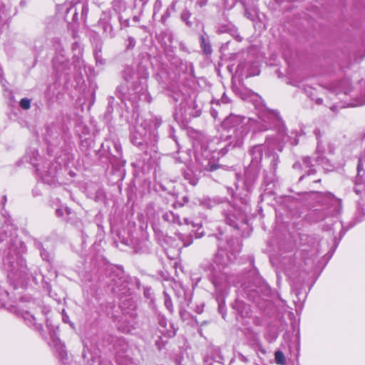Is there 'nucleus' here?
<instances>
[{
    "label": "nucleus",
    "mask_w": 365,
    "mask_h": 365,
    "mask_svg": "<svg viewBox=\"0 0 365 365\" xmlns=\"http://www.w3.org/2000/svg\"><path fill=\"white\" fill-rule=\"evenodd\" d=\"M257 115V120H250L252 125L255 126V131L262 132L269 129L277 130V133L266 138L264 145L265 155L271 158L270 166L274 172L279 163L277 152H282L286 143L290 142L292 145H296L299 140L297 138L292 139L287 135L284 122L277 111L264 108Z\"/></svg>",
    "instance_id": "1"
},
{
    "label": "nucleus",
    "mask_w": 365,
    "mask_h": 365,
    "mask_svg": "<svg viewBox=\"0 0 365 365\" xmlns=\"http://www.w3.org/2000/svg\"><path fill=\"white\" fill-rule=\"evenodd\" d=\"M250 120L246 118L230 114L222 122L223 133L218 141L219 147L215 150H218L221 155L226 154L230 150L235 148H241L244 140L250 131Z\"/></svg>",
    "instance_id": "2"
},
{
    "label": "nucleus",
    "mask_w": 365,
    "mask_h": 365,
    "mask_svg": "<svg viewBox=\"0 0 365 365\" xmlns=\"http://www.w3.org/2000/svg\"><path fill=\"white\" fill-rule=\"evenodd\" d=\"M236 258L235 254H229L227 250L220 249L210 265L209 279L216 291L223 294L232 285H235V277L230 274L229 264Z\"/></svg>",
    "instance_id": "3"
},
{
    "label": "nucleus",
    "mask_w": 365,
    "mask_h": 365,
    "mask_svg": "<svg viewBox=\"0 0 365 365\" xmlns=\"http://www.w3.org/2000/svg\"><path fill=\"white\" fill-rule=\"evenodd\" d=\"M123 78L126 85H121L116 89L118 97L122 101L128 98L127 95L140 94L146 91V75L140 76L133 68L128 67L124 70Z\"/></svg>",
    "instance_id": "4"
},
{
    "label": "nucleus",
    "mask_w": 365,
    "mask_h": 365,
    "mask_svg": "<svg viewBox=\"0 0 365 365\" xmlns=\"http://www.w3.org/2000/svg\"><path fill=\"white\" fill-rule=\"evenodd\" d=\"M3 266L7 272L9 280L15 287L24 284L29 277L25 260L21 256L8 255L3 259Z\"/></svg>",
    "instance_id": "5"
},
{
    "label": "nucleus",
    "mask_w": 365,
    "mask_h": 365,
    "mask_svg": "<svg viewBox=\"0 0 365 365\" xmlns=\"http://www.w3.org/2000/svg\"><path fill=\"white\" fill-rule=\"evenodd\" d=\"M160 123L161 122L157 118L147 120L138 114L135 125L131 129L130 140L132 143L138 147L144 145L147 142V135L151 130V125L153 124L156 129Z\"/></svg>",
    "instance_id": "6"
},
{
    "label": "nucleus",
    "mask_w": 365,
    "mask_h": 365,
    "mask_svg": "<svg viewBox=\"0 0 365 365\" xmlns=\"http://www.w3.org/2000/svg\"><path fill=\"white\" fill-rule=\"evenodd\" d=\"M222 209L225 220L229 225L239 228L240 223H247V214L250 211L247 200H245L242 205L239 207H237L235 205H232L230 202H227L223 204Z\"/></svg>",
    "instance_id": "7"
},
{
    "label": "nucleus",
    "mask_w": 365,
    "mask_h": 365,
    "mask_svg": "<svg viewBox=\"0 0 365 365\" xmlns=\"http://www.w3.org/2000/svg\"><path fill=\"white\" fill-rule=\"evenodd\" d=\"M36 168L38 174L41 176L43 181L49 185L54 184L56 182V168H53L50 161H46L43 165L36 164L31 162Z\"/></svg>",
    "instance_id": "8"
},
{
    "label": "nucleus",
    "mask_w": 365,
    "mask_h": 365,
    "mask_svg": "<svg viewBox=\"0 0 365 365\" xmlns=\"http://www.w3.org/2000/svg\"><path fill=\"white\" fill-rule=\"evenodd\" d=\"M258 173L255 165H251L245 171L244 178L240 179L237 176V189L241 187L245 189L247 192H250L252 185L255 182Z\"/></svg>",
    "instance_id": "9"
},
{
    "label": "nucleus",
    "mask_w": 365,
    "mask_h": 365,
    "mask_svg": "<svg viewBox=\"0 0 365 365\" xmlns=\"http://www.w3.org/2000/svg\"><path fill=\"white\" fill-rule=\"evenodd\" d=\"M172 289H173L175 296L178 298H182L183 301H180V314L182 315V312L186 311V309L189 307L192 297L190 294L187 293L185 288L182 285L176 282H173Z\"/></svg>",
    "instance_id": "10"
},
{
    "label": "nucleus",
    "mask_w": 365,
    "mask_h": 365,
    "mask_svg": "<svg viewBox=\"0 0 365 365\" xmlns=\"http://www.w3.org/2000/svg\"><path fill=\"white\" fill-rule=\"evenodd\" d=\"M292 168L299 171H304V174L302 175L299 178V180L306 176H310L315 173L316 170L313 168V165L311 163L309 157H303L300 160L297 161L292 165Z\"/></svg>",
    "instance_id": "11"
},
{
    "label": "nucleus",
    "mask_w": 365,
    "mask_h": 365,
    "mask_svg": "<svg viewBox=\"0 0 365 365\" xmlns=\"http://www.w3.org/2000/svg\"><path fill=\"white\" fill-rule=\"evenodd\" d=\"M320 198L324 204H327L331 209V214L339 213L341 209V200L335 197L331 192L320 193Z\"/></svg>",
    "instance_id": "12"
},
{
    "label": "nucleus",
    "mask_w": 365,
    "mask_h": 365,
    "mask_svg": "<svg viewBox=\"0 0 365 365\" xmlns=\"http://www.w3.org/2000/svg\"><path fill=\"white\" fill-rule=\"evenodd\" d=\"M263 145H256L253 146L250 153L252 156V165H257L259 163L263 156Z\"/></svg>",
    "instance_id": "13"
},
{
    "label": "nucleus",
    "mask_w": 365,
    "mask_h": 365,
    "mask_svg": "<svg viewBox=\"0 0 365 365\" xmlns=\"http://www.w3.org/2000/svg\"><path fill=\"white\" fill-rule=\"evenodd\" d=\"M197 163L200 172L214 171L217 168V165L212 164L209 159H204L201 161L199 157H197Z\"/></svg>",
    "instance_id": "14"
},
{
    "label": "nucleus",
    "mask_w": 365,
    "mask_h": 365,
    "mask_svg": "<svg viewBox=\"0 0 365 365\" xmlns=\"http://www.w3.org/2000/svg\"><path fill=\"white\" fill-rule=\"evenodd\" d=\"M200 46L204 53L206 55L211 54L212 51V46L210 45L209 37L205 32H203V34L200 36Z\"/></svg>",
    "instance_id": "15"
},
{
    "label": "nucleus",
    "mask_w": 365,
    "mask_h": 365,
    "mask_svg": "<svg viewBox=\"0 0 365 365\" xmlns=\"http://www.w3.org/2000/svg\"><path fill=\"white\" fill-rule=\"evenodd\" d=\"M22 317L24 318V321L28 324V326L34 327L35 329H39V331H41V329H42L41 324H38L36 323V318L30 312H24L22 313Z\"/></svg>",
    "instance_id": "16"
},
{
    "label": "nucleus",
    "mask_w": 365,
    "mask_h": 365,
    "mask_svg": "<svg viewBox=\"0 0 365 365\" xmlns=\"http://www.w3.org/2000/svg\"><path fill=\"white\" fill-rule=\"evenodd\" d=\"M99 24L103 27V31L106 34V36L109 38H113L114 34L113 31V27L109 22L107 21H104L102 18L99 21Z\"/></svg>",
    "instance_id": "17"
},
{
    "label": "nucleus",
    "mask_w": 365,
    "mask_h": 365,
    "mask_svg": "<svg viewBox=\"0 0 365 365\" xmlns=\"http://www.w3.org/2000/svg\"><path fill=\"white\" fill-rule=\"evenodd\" d=\"M184 178L192 185H195L198 182V177L190 170H187L184 173Z\"/></svg>",
    "instance_id": "18"
},
{
    "label": "nucleus",
    "mask_w": 365,
    "mask_h": 365,
    "mask_svg": "<svg viewBox=\"0 0 365 365\" xmlns=\"http://www.w3.org/2000/svg\"><path fill=\"white\" fill-rule=\"evenodd\" d=\"M190 16L191 13L187 9L183 10L180 14L181 20L189 27L192 26V23L190 21Z\"/></svg>",
    "instance_id": "19"
},
{
    "label": "nucleus",
    "mask_w": 365,
    "mask_h": 365,
    "mask_svg": "<svg viewBox=\"0 0 365 365\" xmlns=\"http://www.w3.org/2000/svg\"><path fill=\"white\" fill-rule=\"evenodd\" d=\"M9 295L5 290L0 291V308L6 307L9 302Z\"/></svg>",
    "instance_id": "20"
},
{
    "label": "nucleus",
    "mask_w": 365,
    "mask_h": 365,
    "mask_svg": "<svg viewBox=\"0 0 365 365\" xmlns=\"http://www.w3.org/2000/svg\"><path fill=\"white\" fill-rule=\"evenodd\" d=\"M163 293H164L165 305L166 308L169 310L170 312H173V305L171 298H170L169 294L168 293V290L165 289Z\"/></svg>",
    "instance_id": "21"
},
{
    "label": "nucleus",
    "mask_w": 365,
    "mask_h": 365,
    "mask_svg": "<svg viewBox=\"0 0 365 365\" xmlns=\"http://www.w3.org/2000/svg\"><path fill=\"white\" fill-rule=\"evenodd\" d=\"M94 56L96 61V63L100 65H103L106 63V60L103 58L101 54V48H96L94 51Z\"/></svg>",
    "instance_id": "22"
},
{
    "label": "nucleus",
    "mask_w": 365,
    "mask_h": 365,
    "mask_svg": "<svg viewBox=\"0 0 365 365\" xmlns=\"http://www.w3.org/2000/svg\"><path fill=\"white\" fill-rule=\"evenodd\" d=\"M365 104V97L363 98L362 99H356L354 101V102H351V103H344V105L341 106V107H349V106H351V107H354V106H362V105H364Z\"/></svg>",
    "instance_id": "23"
},
{
    "label": "nucleus",
    "mask_w": 365,
    "mask_h": 365,
    "mask_svg": "<svg viewBox=\"0 0 365 365\" xmlns=\"http://www.w3.org/2000/svg\"><path fill=\"white\" fill-rule=\"evenodd\" d=\"M274 356H275V361H276L277 364L283 365L285 363V357L284 356V354L282 351H276Z\"/></svg>",
    "instance_id": "24"
},
{
    "label": "nucleus",
    "mask_w": 365,
    "mask_h": 365,
    "mask_svg": "<svg viewBox=\"0 0 365 365\" xmlns=\"http://www.w3.org/2000/svg\"><path fill=\"white\" fill-rule=\"evenodd\" d=\"M169 216H171L172 217V221L175 223V224H178L179 225H182V222L180 217V216L178 215H176L175 213H173V212H170V214H165L164 215V217H168Z\"/></svg>",
    "instance_id": "25"
},
{
    "label": "nucleus",
    "mask_w": 365,
    "mask_h": 365,
    "mask_svg": "<svg viewBox=\"0 0 365 365\" xmlns=\"http://www.w3.org/2000/svg\"><path fill=\"white\" fill-rule=\"evenodd\" d=\"M53 66L57 70H63L64 68V67L67 65V63H68L66 58L64 56H62V61H61L62 68H60V66H58V57H55L53 60Z\"/></svg>",
    "instance_id": "26"
},
{
    "label": "nucleus",
    "mask_w": 365,
    "mask_h": 365,
    "mask_svg": "<svg viewBox=\"0 0 365 365\" xmlns=\"http://www.w3.org/2000/svg\"><path fill=\"white\" fill-rule=\"evenodd\" d=\"M39 250L42 259L43 260L50 262L51 259V255L43 247H42V246H40Z\"/></svg>",
    "instance_id": "27"
},
{
    "label": "nucleus",
    "mask_w": 365,
    "mask_h": 365,
    "mask_svg": "<svg viewBox=\"0 0 365 365\" xmlns=\"http://www.w3.org/2000/svg\"><path fill=\"white\" fill-rule=\"evenodd\" d=\"M19 105L22 109L28 110L31 107V100L28 98H24L20 101Z\"/></svg>",
    "instance_id": "28"
},
{
    "label": "nucleus",
    "mask_w": 365,
    "mask_h": 365,
    "mask_svg": "<svg viewBox=\"0 0 365 365\" xmlns=\"http://www.w3.org/2000/svg\"><path fill=\"white\" fill-rule=\"evenodd\" d=\"M306 93L308 97L310 98L312 101H314L317 105H321L322 103L323 100L321 98H314V91L312 90H310L309 91H306Z\"/></svg>",
    "instance_id": "29"
},
{
    "label": "nucleus",
    "mask_w": 365,
    "mask_h": 365,
    "mask_svg": "<svg viewBox=\"0 0 365 365\" xmlns=\"http://www.w3.org/2000/svg\"><path fill=\"white\" fill-rule=\"evenodd\" d=\"M192 103L193 104V108L189 111L188 114L192 116H198L200 114V108L197 107V106H195V102L192 101Z\"/></svg>",
    "instance_id": "30"
},
{
    "label": "nucleus",
    "mask_w": 365,
    "mask_h": 365,
    "mask_svg": "<svg viewBox=\"0 0 365 365\" xmlns=\"http://www.w3.org/2000/svg\"><path fill=\"white\" fill-rule=\"evenodd\" d=\"M182 220H183L182 224H185L186 225H191L192 227H194V228H197L199 226L198 223H195V222L191 221L190 219H188L187 217H184L182 219Z\"/></svg>",
    "instance_id": "31"
},
{
    "label": "nucleus",
    "mask_w": 365,
    "mask_h": 365,
    "mask_svg": "<svg viewBox=\"0 0 365 365\" xmlns=\"http://www.w3.org/2000/svg\"><path fill=\"white\" fill-rule=\"evenodd\" d=\"M135 46V40L133 37H128V44H127V48L128 49H132Z\"/></svg>",
    "instance_id": "32"
},
{
    "label": "nucleus",
    "mask_w": 365,
    "mask_h": 365,
    "mask_svg": "<svg viewBox=\"0 0 365 365\" xmlns=\"http://www.w3.org/2000/svg\"><path fill=\"white\" fill-rule=\"evenodd\" d=\"M56 345L58 346V350L59 351V356L63 359L66 355L64 347L61 344L58 346L57 343Z\"/></svg>",
    "instance_id": "33"
},
{
    "label": "nucleus",
    "mask_w": 365,
    "mask_h": 365,
    "mask_svg": "<svg viewBox=\"0 0 365 365\" xmlns=\"http://www.w3.org/2000/svg\"><path fill=\"white\" fill-rule=\"evenodd\" d=\"M316 213L319 214V217L317 219V220H324L326 217V215L324 213L322 210H315Z\"/></svg>",
    "instance_id": "34"
},
{
    "label": "nucleus",
    "mask_w": 365,
    "mask_h": 365,
    "mask_svg": "<svg viewBox=\"0 0 365 365\" xmlns=\"http://www.w3.org/2000/svg\"><path fill=\"white\" fill-rule=\"evenodd\" d=\"M220 101L222 103H229L230 102V100L225 94H223V96H222V98L220 99Z\"/></svg>",
    "instance_id": "35"
},
{
    "label": "nucleus",
    "mask_w": 365,
    "mask_h": 365,
    "mask_svg": "<svg viewBox=\"0 0 365 365\" xmlns=\"http://www.w3.org/2000/svg\"><path fill=\"white\" fill-rule=\"evenodd\" d=\"M161 5H162L161 1L160 0H156V1L155 3V6H154L155 11H159V9L161 7Z\"/></svg>",
    "instance_id": "36"
},
{
    "label": "nucleus",
    "mask_w": 365,
    "mask_h": 365,
    "mask_svg": "<svg viewBox=\"0 0 365 365\" xmlns=\"http://www.w3.org/2000/svg\"><path fill=\"white\" fill-rule=\"evenodd\" d=\"M118 329L120 330H122L123 332H128L130 330V328L129 327H123L121 324H118Z\"/></svg>",
    "instance_id": "37"
},
{
    "label": "nucleus",
    "mask_w": 365,
    "mask_h": 365,
    "mask_svg": "<svg viewBox=\"0 0 365 365\" xmlns=\"http://www.w3.org/2000/svg\"><path fill=\"white\" fill-rule=\"evenodd\" d=\"M170 16L169 9H167L165 14L162 16V21L164 22Z\"/></svg>",
    "instance_id": "38"
},
{
    "label": "nucleus",
    "mask_w": 365,
    "mask_h": 365,
    "mask_svg": "<svg viewBox=\"0 0 365 365\" xmlns=\"http://www.w3.org/2000/svg\"><path fill=\"white\" fill-rule=\"evenodd\" d=\"M349 91H350L349 88H343V91L337 92V95L344 94V95L346 96Z\"/></svg>",
    "instance_id": "39"
},
{
    "label": "nucleus",
    "mask_w": 365,
    "mask_h": 365,
    "mask_svg": "<svg viewBox=\"0 0 365 365\" xmlns=\"http://www.w3.org/2000/svg\"><path fill=\"white\" fill-rule=\"evenodd\" d=\"M62 318H63V321L65 323H68V322H69V317H68V316L66 314H65L64 312H63Z\"/></svg>",
    "instance_id": "40"
},
{
    "label": "nucleus",
    "mask_w": 365,
    "mask_h": 365,
    "mask_svg": "<svg viewBox=\"0 0 365 365\" xmlns=\"http://www.w3.org/2000/svg\"><path fill=\"white\" fill-rule=\"evenodd\" d=\"M207 0H198L197 4L202 7L206 5Z\"/></svg>",
    "instance_id": "41"
},
{
    "label": "nucleus",
    "mask_w": 365,
    "mask_h": 365,
    "mask_svg": "<svg viewBox=\"0 0 365 365\" xmlns=\"http://www.w3.org/2000/svg\"><path fill=\"white\" fill-rule=\"evenodd\" d=\"M192 242V240L190 237H188L187 242H184V246L187 247L189 246Z\"/></svg>",
    "instance_id": "42"
},
{
    "label": "nucleus",
    "mask_w": 365,
    "mask_h": 365,
    "mask_svg": "<svg viewBox=\"0 0 365 365\" xmlns=\"http://www.w3.org/2000/svg\"><path fill=\"white\" fill-rule=\"evenodd\" d=\"M203 311V308H202V306H197V308H196V310L195 312L197 313V314H200L202 313Z\"/></svg>",
    "instance_id": "43"
},
{
    "label": "nucleus",
    "mask_w": 365,
    "mask_h": 365,
    "mask_svg": "<svg viewBox=\"0 0 365 365\" xmlns=\"http://www.w3.org/2000/svg\"><path fill=\"white\" fill-rule=\"evenodd\" d=\"M314 135H316L317 138L319 139V136H320V131L319 129L316 128L314 130Z\"/></svg>",
    "instance_id": "44"
},
{
    "label": "nucleus",
    "mask_w": 365,
    "mask_h": 365,
    "mask_svg": "<svg viewBox=\"0 0 365 365\" xmlns=\"http://www.w3.org/2000/svg\"><path fill=\"white\" fill-rule=\"evenodd\" d=\"M317 160V162L319 164H320V163H322V161L324 160V159H323V158H322L321 155H319V156H317V160Z\"/></svg>",
    "instance_id": "45"
},
{
    "label": "nucleus",
    "mask_w": 365,
    "mask_h": 365,
    "mask_svg": "<svg viewBox=\"0 0 365 365\" xmlns=\"http://www.w3.org/2000/svg\"><path fill=\"white\" fill-rule=\"evenodd\" d=\"M56 215H57L58 216H59V217H60V216H61V215H63V210H62V209H57V210H56Z\"/></svg>",
    "instance_id": "46"
},
{
    "label": "nucleus",
    "mask_w": 365,
    "mask_h": 365,
    "mask_svg": "<svg viewBox=\"0 0 365 365\" xmlns=\"http://www.w3.org/2000/svg\"><path fill=\"white\" fill-rule=\"evenodd\" d=\"M317 154H320V153H323V151L321 150L320 149V147H319V143L318 142V145H317Z\"/></svg>",
    "instance_id": "47"
},
{
    "label": "nucleus",
    "mask_w": 365,
    "mask_h": 365,
    "mask_svg": "<svg viewBox=\"0 0 365 365\" xmlns=\"http://www.w3.org/2000/svg\"><path fill=\"white\" fill-rule=\"evenodd\" d=\"M259 73V71L258 70H257L256 72H254V73L250 72V73H249L248 76H255V75H258Z\"/></svg>",
    "instance_id": "48"
},
{
    "label": "nucleus",
    "mask_w": 365,
    "mask_h": 365,
    "mask_svg": "<svg viewBox=\"0 0 365 365\" xmlns=\"http://www.w3.org/2000/svg\"><path fill=\"white\" fill-rule=\"evenodd\" d=\"M342 85L349 86V83L348 81H344L341 83Z\"/></svg>",
    "instance_id": "49"
},
{
    "label": "nucleus",
    "mask_w": 365,
    "mask_h": 365,
    "mask_svg": "<svg viewBox=\"0 0 365 365\" xmlns=\"http://www.w3.org/2000/svg\"><path fill=\"white\" fill-rule=\"evenodd\" d=\"M115 145V148H116V150H117L118 151L120 149V145H117L116 143H115V145Z\"/></svg>",
    "instance_id": "50"
},
{
    "label": "nucleus",
    "mask_w": 365,
    "mask_h": 365,
    "mask_svg": "<svg viewBox=\"0 0 365 365\" xmlns=\"http://www.w3.org/2000/svg\"><path fill=\"white\" fill-rule=\"evenodd\" d=\"M66 213H67L68 215L71 214V210H70V209H68V208H66Z\"/></svg>",
    "instance_id": "51"
},
{
    "label": "nucleus",
    "mask_w": 365,
    "mask_h": 365,
    "mask_svg": "<svg viewBox=\"0 0 365 365\" xmlns=\"http://www.w3.org/2000/svg\"><path fill=\"white\" fill-rule=\"evenodd\" d=\"M245 16L247 17V18H250V14L246 11H245Z\"/></svg>",
    "instance_id": "52"
},
{
    "label": "nucleus",
    "mask_w": 365,
    "mask_h": 365,
    "mask_svg": "<svg viewBox=\"0 0 365 365\" xmlns=\"http://www.w3.org/2000/svg\"><path fill=\"white\" fill-rule=\"evenodd\" d=\"M175 335V331H173L172 333H170L169 334V336H173Z\"/></svg>",
    "instance_id": "53"
},
{
    "label": "nucleus",
    "mask_w": 365,
    "mask_h": 365,
    "mask_svg": "<svg viewBox=\"0 0 365 365\" xmlns=\"http://www.w3.org/2000/svg\"><path fill=\"white\" fill-rule=\"evenodd\" d=\"M320 181H321V180H320V179H318V180H314V182H320Z\"/></svg>",
    "instance_id": "54"
},
{
    "label": "nucleus",
    "mask_w": 365,
    "mask_h": 365,
    "mask_svg": "<svg viewBox=\"0 0 365 365\" xmlns=\"http://www.w3.org/2000/svg\"><path fill=\"white\" fill-rule=\"evenodd\" d=\"M335 108H336V106H332V107L331 108V110H334Z\"/></svg>",
    "instance_id": "55"
},
{
    "label": "nucleus",
    "mask_w": 365,
    "mask_h": 365,
    "mask_svg": "<svg viewBox=\"0 0 365 365\" xmlns=\"http://www.w3.org/2000/svg\"><path fill=\"white\" fill-rule=\"evenodd\" d=\"M355 192L358 194V193H359V190L358 189H356H356H355Z\"/></svg>",
    "instance_id": "56"
},
{
    "label": "nucleus",
    "mask_w": 365,
    "mask_h": 365,
    "mask_svg": "<svg viewBox=\"0 0 365 365\" xmlns=\"http://www.w3.org/2000/svg\"><path fill=\"white\" fill-rule=\"evenodd\" d=\"M362 140L365 143V133H364V138H363Z\"/></svg>",
    "instance_id": "57"
},
{
    "label": "nucleus",
    "mask_w": 365,
    "mask_h": 365,
    "mask_svg": "<svg viewBox=\"0 0 365 365\" xmlns=\"http://www.w3.org/2000/svg\"><path fill=\"white\" fill-rule=\"evenodd\" d=\"M4 202L6 200V196H4Z\"/></svg>",
    "instance_id": "58"
},
{
    "label": "nucleus",
    "mask_w": 365,
    "mask_h": 365,
    "mask_svg": "<svg viewBox=\"0 0 365 365\" xmlns=\"http://www.w3.org/2000/svg\"><path fill=\"white\" fill-rule=\"evenodd\" d=\"M221 309H222V307H221V305L220 304V305H219V309H220V310H221Z\"/></svg>",
    "instance_id": "59"
},
{
    "label": "nucleus",
    "mask_w": 365,
    "mask_h": 365,
    "mask_svg": "<svg viewBox=\"0 0 365 365\" xmlns=\"http://www.w3.org/2000/svg\"><path fill=\"white\" fill-rule=\"evenodd\" d=\"M239 68H240V66H237V71H239Z\"/></svg>",
    "instance_id": "60"
},
{
    "label": "nucleus",
    "mask_w": 365,
    "mask_h": 365,
    "mask_svg": "<svg viewBox=\"0 0 365 365\" xmlns=\"http://www.w3.org/2000/svg\"><path fill=\"white\" fill-rule=\"evenodd\" d=\"M298 294H299L298 291H296V295H298Z\"/></svg>",
    "instance_id": "61"
},
{
    "label": "nucleus",
    "mask_w": 365,
    "mask_h": 365,
    "mask_svg": "<svg viewBox=\"0 0 365 365\" xmlns=\"http://www.w3.org/2000/svg\"><path fill=\"white\" fill-rule=\"evenodd\" d=\"M241 40H242V38L239 37L238 41H241Z\"/></svg>",
    "instance_id": "62"
},
{
    "label": "nucleus",
    "mask_w": 365,
    "mask_h": 365,
    "mask_svg": "<svg viewBox=\"0 0 365 365\" xmlns=\"http://www.w3.org/2000/svg\"><path fill=\"white\" fill-rule=\"evenodd\" d=\"M1 74V71L0 70V75Z\"/></svg>",
    "instance_id": "63"
}]
</instances>
